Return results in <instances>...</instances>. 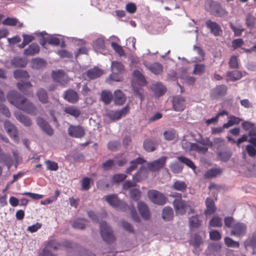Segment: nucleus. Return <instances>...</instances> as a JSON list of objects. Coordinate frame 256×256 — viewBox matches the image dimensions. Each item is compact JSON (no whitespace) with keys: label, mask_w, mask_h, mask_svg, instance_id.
I'll return each mask as SVG.
<instances>
[{"label":"nucleus","mask_w":256,"mask_h":256,"mask_svg":"<svg viewBox=\"0 0 256 256\" xmlns=\"http://www.w3.org/2000/svg\"><path fill=\"white\" fill-rule=\"evenodd\" d=\"M228 81L234 82L240 80L242 76V73L238 70L228 72L226 73Z\"/></svg>","instance_id":"32"},{"label":"nucleus","mask_w":256,"mask_h":256,"mask_svg":"<svg viewBox=\"0 0 256 256\" xmlns=\"http://www.w3.org/2000/svg\"><path fill=\"white\" fill-rule=\"evenodd\" d=\"M132 86L133 88V90L136 96L141 101L143 100L144 99L143 96L144 90L142 88V86L136 84L134 82H132Z\"/></svg>","instance_id":"33"},{"label":"nucleus","mask_w":256,"mask_h":256,"mask_svg":"<svg viewBox=\"0 0 256 256\" xmlns=\"http://www.w3.org/2000/svg\"><path fill=\"white\" fill-rule=\"evenodd\" d=\"M111 46L114 51L118 53L120 56H123L124 54V52L122 47L115 42L111 43Z\"/></svg>","instance_id":"64"},{"label":"nucleus","mask_w":256,"mask_h":256,"mask_svg":"<svg viewBox=\"0 0 256 256\" xmlns=\"http://www.w3.org/2000/svg\"><path fill=\"white\" fill-rule=\"evenodd\" d=\"M32 87V84L29 82H19L17 83V88L20 91L24 94H26L28 90Z\"/></svg>","instance_id":"45"},{"label":"nucleus","mask_w":256,"mask_h":256,"mask_svg":"<svg viewBox=\"0 0 256 256\" xmlns=\"http://www.w3.org/2000/svg\"><path fill=\"white\" fill-rule=\"evenodd\" d=\"M192 150L203 154L206 153L208 150V147L202 146L197 144H193L192 146Z\"/></svg>","instance_id":"53"},{"label":"nucleus","mask_w":256,"mask_h":256,"mask_svg":"<svg viewBox=\"0 0 256 256\" xmlns=\"http://www.w3.org/2000/svg\"><path fill=\"white\" fill-rule=\"evenodd\" d=\"M36 95L40 100L42 104H47L48 102V96L46 91L44 88H39Z\"/></svg>","instance_id":"28"},{"label":"nucleus","mask_w":256,"mask_h":256,"mask_svg":"<svg viewBox=\"0 0 256 256\" xmlns=\"http://www.w3.org/2000/svg\"><path fill=\"white\" fill-rule=\"evenodd\" d=\"M12 158L10 155H8L0 152V163H4L8 166L12 165Z\"/></svg>","instance_id":"44"},{"label":"nucleus","mask_w":256,"mask_h":256,"mask_svg":"<svg viewBox=\"0 0 256 256\" xmlns=\"http://www.w3.org/2000/svg\"><path fill=\"white\" fill-rule=\"evenodd\" d=\"M152 88L156 96H160L166 92V87L160 82L154 84Z\"/></svg>","instance_id":"27"},{"label":"nucleus","mask_w":256,"mask_h":256,"mask_svg":"<svg viewBox=\"0 0 256 256\" xmlns=\"http://www.w3.org/2000/svg\"><path fill=\"white\" fill-rule=\"evenodd\" d=\"M206 209L204 211L206 215H210L215 212L216 208L214 200L211 198H207L206 200Z\"/></svg>","instance_id":"26"},{"label":"nucleus","mask_w":256,"mask_h":256,"mask_svg":"<svg viewBox=\"0 0 256 256\" xmlns=\"http://www.w3.org/2000/svg\"><path fill=\"white\" fill-rule=\"evenodd\" d=\"M53 80L62 85H64L69 81V78L62 70H53L52 74Z\"/></svg>","instance_id":"13"},{"label":"nucleus","mask_w":256,"mask_h":256,"mask_svg":"<svg viewBox=\"0 0 256 256\" xmlns=\"http://www.w3.org/2000/svg\"><path fill=\"white\" fill-rule=\"evenodd\" d=\"M206 28L210 30V32L215 36H220L222 34L220 26L215 22L208 20L206 22Z\"/></svg>","instance_id":"11"},{"label":"nucleus","mask_w":256,"mask_h":256,"mask_svg":"<svg viewBox=\"0 0 256 256\" xmlns=\"http://www.w3.org/2000/svg\"><path fill=\"white\" fill-rule=\"evenodd\" d=\"M100 229L101 236L105 242L108 244H112L114 242L115 237L113 232L106 222H100Z\"/></svg>","instance_id":"3"},{"label":"nucleus","mask_w":256,"mask_h":256,"mask_svg":"<svg viewBox=\"0 0 256 256\" xmlns=\"http://www.w3.org/2000/svg\"><path fill=\"white\" fill-rule=\"evenodd\" d=\"M47 248L50 249L57 250L62 248V242H58L56 240H49L47 244Z\"/></svg>","instance_id":"48"},{"label":"nucleus","mask_w":256,"mask_h":256,"mask_svg":"<svg viewBox=\"0 0 256 256\" xmlns=\"http://www.w3.org/2000/svg\"><path fill=\"white\" fill-rule=\"evenodd\" d=\"M208 226L210 227H221L222 226V218L217 216H212L209 222Z\"/></svg>","instance_id":"39"},{"label":"nucleus","mask_w":256,"mask_h":256,"mask_svg":"<svg viewBox=\"0 0 256 256\" xmlns=\"http://www.w3.org/2000/svg\"><path fill=\"white\" fill-rule=\"evenodd\" d=\"M68 132L70 136L74 138H81L85 134L84 129L80 126L70 125Z\"/></svg>","instance_id":"9"},{"label":"nucleus","mask_w":256,"mask_h":256,"mask_svg":"<svg viewBox=\"0 0 256 256\" xmlns=\"http://www.w3.org/2000/svg\"><path fill=\"white\" fill-rule=\"evenodd\" d=\"M36 122L38 125L41 128V129L44 132L48 135L51 136L54 134V130L44 118L38 117L36 119Z\"/></svg>","instance_id":"16"},{"label":"nucleus","mask_w":256,"mask_h":256,"mask_svg":"<svg viewBox=\"0 0 256 256\" xmlns=\"http://www.w3.org/2000/svg\"><path fill=\"white\" fill-rule=\"evenodd\" d=\"M113 98L112 94L110 92L103 90L101 93V100L106 104L110 103Z\"/></svg>","instance_id":"40"},{"label":"nucleus","mask_w":256,"mask_h":256,"mask_svg":"<svg viewBox=\"0 0 256 256\" xmlns=\"http://www.w3.org/2000/svg\"><path fill=\"white\" fill-rule=\"evenodd\" d=\"M90 178L88 177L84 178L82 180V190H87L90 188Z\"/></svg>","instance_id":"62"},{"label":"nucleus","mask_w":256,"mask_h":256,"mask_svg":"<svg viewBox=\"0 0 256 256\" xmlns=\"http://www.w3.org/2000/svg\"><path fill=\"white\" fill-rule=\"evenodd\" d=\"M186 104L184 97L177 96L173 98L172 107L176 112L183 111L186 108Z\"/></svg>","instance_id":"15"},{"label":"nucleus","mask_w":256,"mask_h":256,"mask_svg":"<svg viewBox=\"0 0 256 256\" xmlns=\"http://www.w3.org/2000/svg\"><path fill=\"white\" fill-rule=\"evenodd\" d=\"M137 206L142 218L145 220H148L150 218V213L147 205L142 202H138Z\"/></svg>","instance_id":"17"},{"label":"nucleus","mask_w":256,"mask_h":256,"mask_svg":"<svg viewBox=\"0 0 256 256\" xmlns=\"http://www.w3.org/2000/svg\"><path fill=\"white\" fill-rule=\"evenodd\" d=\"M210 238L212 240H219L222 238V235L218 230H212L210 232Z\"/></svg>","instance_id":"61"},{"label":"nucleus","mask_w":256,"mask_h":256,"mask_svg":"<svg viewBox=\"0 0 256 256\" xmlns=\"http://www.w3.org/2000/svg\"><path fill=\"white\" fill-rule=\"evenodd\" d=\"M86 220H77L74 222L72 226L76 228L84 230L86 228Z\"/></svg>","instance_id":"52"},{"label":"nucleus","mask_w":256,"mask_h":256,"mask_svg":"<svg viewBox=\"0 0 256 256\" xmlns=\"http://www.w3.org/2000/svg\"><path fill=\"white\" fill-rule=\"evenodd\" d=\"M146 160L144 158L138 157L134 160H132L130 162V166H133V169L134 170L137 168L138 164H142L144 163Z\"/></svg>","instance_id":"56"},{"label":"nucleus","mask_w":256,"mask_h":256,"mask_svg":"<svg viewBox=\"0 0 256 256\" xmlns=\"http://www.w3.org/2000/svg\"><path fill=\"white\" fill-rule=\"evenodd\" d=\"M104 74L102 70L96 67L88 70L86 72V76L90 80H94L100 77Z\"/></svg>","instance_id":"25"},{"label":"nucleus","mask_w":256,"mask_h":256,"mask_svg":"<svg viewBox=\"0 0 256 256\" xmlns=\"http://www.w3.org/2000/svg\"><path fill=\"white\" fill-rule=\"evenodd\" d=\"M180 198L176 199L173 202V204L176 213L181 215L184 214L186 212V209L188 206L187 202L181 198L182 194H180L178 195Z\"/></svg>","instance_id":"7"},{"label":"nucleus","mask_w":256,"mask_h":256,"mask_svg":"<svg viewBox=\"0 0 256 256\" xmlns=\"http://www.w3.org/2000/svg\"><path fill=\"white\" fill-rule=\"evenodd\" d=\"M230 26L232 30L234 32L236 36H242V32L244 31V28L241 25L235 26L232 22L230 23Z\"/></svg>","instance_id":"50"},{"label":"nucleus","mask_w":256,"mask_h":256,"mask_svg":"<svg viewBox=\"0 0 256 256\" xmlns=\"http://www.w3.org/2000/svg\"><path fill=\"white\" fill-rule=\"evenodd\" d=\"M149 199L154 204L158 205H164L166 204V198L164 195L156 190H149L148 192Z\"/></svg>","instance_id":"5"},{"label":"nucleus","mask_w":256,"mask_h":256,"mask_svg":"<svg viewBox=\"0 0 256 256\" xmlns=\"http://www.w3.org/2000/svg\"><path fill=\"white\" fill-rule=\"evenodd\" d=\"M148 176V172L144 167H141L133 176L132 180L135 182H138L146 178Z\"/></svg>","instance_id":"19"},{"label":"nucleus","mask_w":256,"mask_h":256,"mask_svg":"<svg viewBox=\"0 0 256 256\" xmlns=\"http://www.w3.org/2000/svg\"><path fill=\"white\" fill-rule=\"evenodd\" d=\"M246 232V226L244 223L237 222L234 225L230 234L240 238L244 236Z\"/></svg>","instance_id":"8"},{"label":"nucleus","mask_w":256,"mask_h":256,"mask_svg":"<svg viewBox=\"0 0 256 256\" xmlns=\"http://www.w3.org/2000/svg\"><path fill=\"white\" fill-rule=\"evenodd\" d=\"M222 172L220 168H211L206 172L204 177L208 179L212 178L220 174Z\"/></svg>","instance_id":"38"},{"label":"nucleus","mask_w":256,"mask_h":256,"mask_svg":"<svg viewBox=\"0 0 256 256\" xmlns=\"http://www.w3.org/2000/svg\"><path fill=\"white\" fill-rule=\"evenodd\" d=\"M130 108L126 105L120 110H109L106 114V116L112 120H116L120 119L122 117L125 116L129 112Z\"/></svg>","instance_id":"6"},{"label":"nucleus","mask_w":256,"mask_h":256,"mask_svg":"<svg viewBox=\"0 0 256 256\" xmlns=\"http://www.w3.org/2000/svg\"><path fill=\"white\" fill-rule=\"evenodd\" d=\"M170 168L173 173L179 174L182 172L183 166L178 162H174L170 166Z\"/></svg>","instance_id":"51"},{"label":"nucleus","mask_w":256,"mask_h":256,"mask_svg":"<svg viewBox=\"0 0 256 256\" xmlns=\"http://www.w3.org/2000/svg\"><path fill=\"white\" fill-rule=\"evenodd\" d=\"M146 66L151 72L155 74H160L163 70L162 65L158 62H154Z\"/></svg>","instance_id":"29"},{"label":"nucleus","mask_w":256,"mask_h":256,"mask_svg":"<svg viewBox=\"0 0 256 256\" xmlns=\"http://www.w3.org/2000/svg\"><path fill=\"white\" fill-rule=\"evenodd\" d=\"M172 188L174 190L183 192L186 190L187 184L184 181L176 180L174 182Z\"/></svg>","instance_id":"37"},{"label":"nucleus","mask_w":256,"mask_h":256,"mask_svg":"<svg viewBox=\"0 0 256 256\" xmlns=\"http://www.w3.org/2000/svg\"><path fill=\"white\" fill-rule=\"evenodd\" d=\"M130 198L134 200H138L140 197V192L138 188H132L130 193Z\"/></svg>","instance_id":"55"},{"label":"nucleus","mask_w":256,"mask_h":256,"mask_svg":"<svg viewBox=\"0 0 256 256\" xmlns=\"http://www.w3.org/2000/svg\"><path fill=\"white\" fill-rule=\"evenodd\" d=\"M126 177V175L124 174H115L112 178V181L116 183L124 181Z\"/></svg>","instance_id":"60"},{"label":"nucleus","mask_w":256,"mask_h":256,"mask_svg":"<svg viewBox=\"0 0 256 256\" xmlns=\"http://www.w3.org/2000/svg\"><path fill=\"white\" fill-rule=\"evenodd\" d=\"M174 212L170 207H165L162 210V218L166 220L169 221L172 219Z\"/></svg>","instance_id":"35"},{"label":"nucleus","mask_w":256,"mask_h":256,"mask_svg":"<svg viewBox=\"0 0 256 256\" xmlns=\"http://www.w3.org/2000/svg\"><path fill=\"white\" fill-rule=\"evenodd\" d=\"M14 76L16 80H28L30 75L28 72L22 70H16L14 72Z\"/></svg>","instance_id":"31"},{"label":"nucleus","mask_w":256,"mask_h":256,"mask_svg":"<svg viewBox=\"0 0 256 256\" xmlns=\"http://www.w3.org/2000/svg\"><path fill=\"white\" fill-rule=\"evenodd\" d=\"M40 50L38 45L36 43H32L24 50V54L26 56H32L38 54Z\"/></svg>","instance_id":"23"},{"label":"nucleus","mask_w":256,"mask_h":256,"mask_svg":"<svg viewBox=\"0 0 256 256\" xmlns=\"http://www.w3.org/2000/svg\"><path fill=\"white\" fill-rule=\"evenodd\" d=\"M7 98L10 103L18 109L29 114L36 115L38 110L36 106L18 92L15 90L10 91L7 95Z\"/></svg>","instance_id":"1"},{"label":"nucleus","mask_w":256,"mask_h":256,"mask_svg":"<svg viewBox=\"0 0 256 256\" xmlns=\"http://www.w3.org/2000/svg\"><path fill=\"white\" fill-rule=\"evenodd\" d=\"M126 100V96L120 90H115L114 92V102L116 104L121 106Z\"/></svg>","instance_id":"24"},{"label":"nucleus","mask_w":256,"mask_h":256,"mask_svg":"<svg viewBox=\"0 0 256 256\" xmlns=\"http://www.w3.org/2000/svg\"><path fill=\"white\" fill-rule=\"evenodd\" d=\"M228 64L230 68L236 69L238 68V63L237 56H231L228 62Z\"/></svg>","instance_id":"58"},{"label":"nucleus","mask_w":256,"mask_h":256,"mask_svg":"<svg viewBox=\"0 0 256 256\" xmlns=\"http://www.w3.org/2000/svg\"><path fill=\"white\" fill-rule=\"evenodd\" d=\"M111 69L112 73L110 76V79L116 82L121 81L122 77L120 74L124 72V67L123 64L120 62L114 61L111 64Z\"/></svg>","instance_id":"4"},{"label":"nucleus","mask_w":256,"mask_h":256,"mask_svg":"<svg viewBox=\"0 0 256 256\" xmlns=\"http://www.w3.org/2000/svg\"><path fill=\"white\" fill-rule=\"evenodd\" d=\"M164 136L166 140H172L176 136V132L173 130L166 131L164 133Z\"/></svg>","instance_id":"57"},{"label":"nucleus","mask_w":256,"mask_h":256,"mask_svg":"<svg viewBox=\"0 0 256 256\" xmlns=\"http://www.w3.org/2000/svg\"><path fill=\"white\" fill-rule=\"evenodd\" d=\"M224 223L226 227L228 228H232L236 220L232 216H227L224 218Z\"/></svg>","instance_id":"59"},{"label":"nucleus","mask_w":256,"mask_h":256,"mask_svg":"<svg viewBox=\"0 0 256 256\" xmlns=\"http://www.w3.org/2000/svg\"><path fill=\"white\" fill-rule=\"evenodd\" d=\"M224 244L228 247L238 248L240 246L238 242L234 240L229 237L224 238Z\"/></svg>","instance_id":"54"},{"label":"nucleus","mask_w":256,"mask_h":256,"mask_svg":"<svg viewBox=\"0 0 256 256\" xmlns=\"http://www.w3.org/2000/svg\"><path fill=\"white\" fill-rule=\"evenodd\" d=\"M206 70V65L202 64H197L194 65L192 73L196 75L200 76Z\"/></svg>","instance_id":"46"},{"label":"nucleus","mask_w":256,"mask_h":256,"mask_svg":"<svg viewBox=\"0 0 256 256\" xmlns=\"http://www.w3.org/2000/svg\"><path fill=\"white\" fill-rule=\"evenodd\" d=\"M242 120L234 116H232L229 117V120L226 123L223 124V128H228L234 124H238Z\"/></svg>","instance_id":"42"},{"label":"nucleus","mask_w":256,"mask_h":256,"mask_svg":"<svg viewBox=\"0 0 256 256\" xmlns=\"http://www.w3.org/2000/svg\"><path fill=\"white\" fill-rule=\"evenodd\" d=\"M46 164L48 170L56 171L58 168V164L54 161L48 160L46 162Z\"/></svg>","instance_id":"63"},{"label":"nucleus","mask_w":256,"mask_h":256,"mask_svg":"<svg viewBox=\"0 0 256 256\" xmlns=\"http://www.w3.org/2000/svg\"><path fill=\"white\" fill-rule=\"evenodd\" d=\"M167 157L162 156L158 159L149 162L148 164V168L152 172L158 171L165 165Z\"/></svg>","instance_id":"10"},{"label":"nucleus","mask_w":256,"mask_h":256,"mask_svg":"<svg viewBox=\"0 0 256 256\" xmlns=\"http://www.w3.org/2000/svg\"><path fill=\"white\" fill-rule=\"evenodd\" d=\"M158 143L150 138L146 139L143 142V148L147 152H152L156 150Z\"/></svg>","instance_id":"20"},{"label":"nucleus","mask_w":256,"mask_h":256,"mask_svg":"<svg viewBox=\"0 0 256 256\" xmlns=\"http://www.w3.org/2000/svg\"><path fill=\"white\" fill-rule=\"evenodd\" d=\"M227 90L228 88L224 84L216 86L210 90V97L214 99H217L226 95Z\"/></svg>","instance_id":"12"},{"label":"nucleus","mask_w":256,"mask_h":256,"mask_svg":"<svg viewBox=\"0 0 256 256\" xmlns=\"http://www.w3.org/2000/svg\"><path fill=\"white\" fill-rule=\"evenodd\" d=\"M16 117L20 122L26 126H30L32 124L30 118L26 116L18 114L16 115Z\"/></svg>","instance_id":"36"},{"label":"nucleus","mask_w":256,"mask_h":256,"mask_svg":"<svg viewBox=\"0 0 256 256\" xmlns=\"http://www.w3.org/2000/svg\"><path fill=\"white\" fill-rule=\"evenodd\" d=\"M64 98L72 104L76 103L79 99L78 93L72 90H66L65 92Z\"/></svg>","instance_id":"22"},{"label":"nucleus","mask_w":256,"mask_h":256,"mask_svg":"<svg viewBox=\"0 0 256 256\" xmlns=\"http://www.w3.org/2000/svg\"><path fill=\"white\" fill-rule=\"evenodd\" d=\"M177 158L179 160L180 162L184 164L188 167L191 168L193 170H194L196 169V166L194 165V163L192 162V160H191L190 159L183 156H178Z\"/></svg>","instance_id":"49"},{"label":"nucleus","mask_w":256,"mask_h":256,"mask_svg":"<svg viewBox=\"0 0 256 256\" xmlns=\"http://www.w3.org/2000/svg\"><path fill=\"white\" fill-rule=\"evenodd\" d=\"M190 244L195 249L199 248L200 246L203 244L202 238L198 232L194 234L193 238L190 242Z\"/></svg>","instance_id":"34"},{"label":"nucleus","mask_w":256,"mask_h":256,"mask_svg":"<svg viewBox=\"0 0 256 256\" xmlns=\"http://www.w3.org/2000/svg\"><path fill=\"white\" fill-rule=\"evenodd\" d=\"M106 200L110 205L116 208L122 209L123 210H129L132 219L136 222L140 221V218L134 206H128L126 203L119 200L117 194L108 195L106 196Z\"/></svg>","instance_id":"2"},{"label":"nucleus","mask_w":256,"mask_h":256,"mask_svg":"<svg viewBox=\"0 0 256 256\" xmlns=\"http://www.w3.org/2000/svg\"><path fill=\"white\" fill-rule=\"evenodd\" d=\"M132 82H134L136 84L140 86H144L146 84V81L143 74L138 70H134L133 72V79Z\"/></svg>","instance_id":"18"},{"label":"nucleus","mask_w":256,"mask_h":256,"mask_svg":"<svg viewBox=\"0 0 256 256\" xmlns=\"http://www.w3.org/2000/svg\"><path fill=\"white\" fill-rule=\"evenodd\" d=\"M4 128L8 134L14 141L18 140V132L16 127L9 120H6L4 122Z\"/></svg>","instance_id":"14"},{"label":"nucleus","mask_w":256,"mask_h":256,"mask_svg":"<svg viewBox=\"0 0 256 256\" xmlns=\"http://www.w3.org/2000/svg\"><path fill=\"white\" fill-rule=\"evenodd\" d=\"M32 66L36 69H40L46 66V60L42 58H36L32 61Z\"/></svg>","instance_id":"41"},{"label":"nucleus","mask_w":256,"mask_h":256,"mask_svg":"<svg viewBox=\"0 0 256 256\" xmlns=\"http://www.w3.org/2000/svg\"><path fill=\"white\" fill-rule=\"evenodd\" d=\"M202 224V220H200L198 214L192 216L188 218V225L190 230L199 228Z\"/></svg>","instance_id":"21"},{"label":"nucleus","mask_w":256,"mask_h":256,"mask_svg":"<svg viewBox=\"0 0 256 256\" xmlns=\"http://www.w3.org/2000/svg\"><path fill=\"white\" fill-rule=\"evenodd\" d=\"M64 112L76 118H78L81 113L80 110L78 108L72 106L66 107Z\"/></svg>","instance_id":"30"},{"label":"nucleus","mask_w":256,"mask_h":256,"mask_svg":"<svg viewBox=\"0 0 256 256\" xmlns=\"http://www.w3.org/2000/svg\"><path fill=\"white\" fill-rule=\"evenodd\" d=\"M232 152L230 150H224L219 152L218 153V156L220 160L223 162L228 161L232 156Z\"/></svg>","instance_id":"47"},{"label":"nucleus","mask_w":256,"mask_h":256,"mask_svg":"<svg viewBox=\"0 0 256 256\" xmlns=\"http://www.w3.org/2000/svg\"><path fill=\"white\" fill-rule=\"evenodd\" d=\"M11 64L15 68H24L26 65V62L22 58L17 57L12 60Z\"/></svg>","instance_id":"43"}]
</instances>
